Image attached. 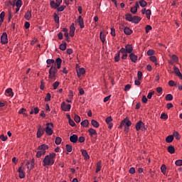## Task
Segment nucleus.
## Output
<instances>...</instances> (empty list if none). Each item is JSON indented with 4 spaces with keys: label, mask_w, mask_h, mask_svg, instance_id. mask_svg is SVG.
<instances>
[{
    "label": "nucleus",
    "mask_w": 182,
    "mask_h": 182,
    "mask_svg": "<svg viewBox=\"0 0 182 182\" xmlns=\"http://www.w3.org/2000/svg\"><path fill=\"white\" fill-rule=\"evenodd\" d=\"M56 157V154L52 153L49 155H46L43 160V167H46L48 166H53L55 164V158Z\"/></svg>",
    "instance_id": "f257e3e1"
},
{
    "label": "nucleus",
    "mask_w": 182,
    "mask_h": 182,
    "mask_svg": "<svg viewBox=\"0 0 182 182\" xmlns=\"http://www.w3.org/2000/svg\"><path fill=\"white\" fill-rule=\"evenodd\" d=\"M48 149H49V146L45 144L40 145L38 146V150L37 153H36V157L38 159H40V157H42V156H45V154H46V150H48Z\"/></svg>",
    "instance_id": "f03ea898"
},
{
    "label": "nucleus",
    "mask_w": 182,
    "mask_h": 182,
    "mask_svg": "<svg viewBox=\"0 0 182 182\" xmlns=\"http://www.w3.org/2000/svg\"><path fill=\"white\" fill-rule=\"evenodd\" d=\"M125 19L129 22H132V23H139L140 21H141V18L138 16H132L130 14H127L125 15Z\"/></svg>",
    "instance_id": "7ed1b4c3"
},
{
    "label": "nucleus",
    "mask_w": 182,
    "mask_h": 182,
    "mask_svg": "<svg viewBox=\"0 0 182 182\" xmlns=\"http://www.w3.org/2000/svg\"><path fill=\"white\" fill-rule=\"evenodd\" d=\"M56 63L51 65V67L48 71L49 79H53L54 77H56V73H58V68H56Z\"/></svg>",
    "instance_id": "20e7f679"
},
{
    "label": "nucleus",
    "mask_w": 182,
    "mask_h": 182,
    "mask_svg": "<svg viewBox=\"0 0 182 182\" xmlns=\"http://www.w3.org/2000/svg\"><path fill=\"white\" fill-rule=\"evenodd\" d=\"M46 63L47 65H55H55H57V69H60V66L62 65V59L60 58H58L56 60H55H55L53 59H48L46 60Z\"/></svg>",
    "instance_id": "39448f33"
},
{
    "label": "nucleus",
    "mask_w": 182,
    "mask_h": 182,
    "mask_svg": "<svg viewBox=\"0 0 182 182\" xmlns=\"http://www.w3.org/2000/svg\"><path fill=\"white\" fill-rule=\"evenodd\" d=\"M46 126L47 127L44 129V132H46V134L48 136H52V134H53V130H52V129H53V124L47 123Z\"/></svg>",
    "instance_id": "423d86ee"
},
{
    "label": "nucleus",
    "mask_w": 182,
    "mask_h": 182,
    "mask_svg": "<svg viewBox=\"0 0 182 182\" xmlns=\"http://www.w3.org/2000/svg\"><path fill=\"white\" fill-rule=\"evenodd\" d=\"M45 134V129L42 127V125H38V130H37V138L41 139V136Z\"/></svg>",
    "instance_id": "0eeeda50"
},
{
    "label": "nucleus",
    "mask_w": 182,
    "mask_h": 182,
    "mask_svg": "<svg viewBox=\"0 0 182 182\" xmlns=\"http://www.w3.org/2000/svg\"><path fill=\"white\" fill-rule=\"evenodd\" d=\"M70 107H72V105H70V104L67 105L65 102H63L61 103V109L63 112H70Z\"/></svg>",
    "instance_id": "6e6552de"
},
{
    "label": "nucleus",
    "mask_w": 182,
    "mask_h": 182,
    "mask_svg": "<svg viewBox=\"0 0 182 182\" xmlns=\"http://www.w3.org/2000/svg\"><path fill=\"white\" fill-rule=\"evenodd\" d=\"M1 42L3 45L8 43V34H6V33H3L1 35Z\"/></svg>",
    "instance_id": "1a4fd4ad"
},
{
    "label": "nucleus",
    "mask_w": 182,
    "mask_h": 182,
    "mask_svg": "<svg viewBox=\"0 0 182 182\" xmlns=\"http://www.w3.org/2000/svg\"><path fill=\"white\" fill-rule=\"evenodd\" d=\"M173 73H175V75H176V76H178V77H180L182 80V74L181 72H180V69L178 67L173 66Z\"/></svg>",
    "instance_id": "9d476101"
},
{
    "label": "nucleus",
    "mask_w": 182,
    "mask_h": 182,
    "mask_svg": "<svg viewBox=\"0 0 182 182\" xmlns=\"http://www.w3.org/2000/svg\"><path fill=\"white\" fill-rule=\"evenodd\" d=\"M129 57L130 60L133 62V63H136V62H137V59L139 58V57L136 55L134 53H131L129 55Z\"/></svg>",
    "instance_id": "9b49d317"
},
{
    "label": "nucleus",
    "mask_w": 182,
    "mask_h": 182,
    "mask_svg": "<svg viewBox=\"0 0 182 182\" xmlns=\"http://www.w3.org/2000/svg\"><path fill=\"white\" fill-rule=\"evenodd\" d=\"M77 75L78 77H80V76H82V75H85V73H86V70H85V68H77Z\"/></svg>",
    "instance_id": "f8f14e48"
},
{
    "label": "nucleus",
    "mask_w": 182,
    "mask_h": 182,
    "mask_svg": "<svg viewBox=\"0 0 182 182\" xmlns=\"http://www.w3.org/2000/svg\"><path fill=\"white\" fill-rule=\"evenodd\" d=\"M75 31H76V28H75V23H73L70 26V36L73 38L75 36Z\"/></svg>",
    "instance_id": "ddd939ff"
},
{
    "label": "nucleus",
    "mask_w": 182,
    "mask_h": 182,
    "mask_svg": "<svg viewBox=\"0 0 182 182\" xmlns=\"http://www.w3.org/2000/svg\"><path fill=\"white\" fill-rule=\"evenodd\" d=\"M26 166L28 170H32L35 167V159H31V162L28 161Z\"/></svg>",
    "instance_id": "4468645a"
},
{
    "label": "nucleus",
    "mask_w": 182,
    "mask_h": 182,
    "mask_svg": "<svg viewBox=\"0 0 182 182\" xmlns=\"http://www.w3.org/2000/svg\"><path fill=\"white\" fill-rule=\"evenodd\" d=\"M143 127H144V124L141 122V120H140L136 124L135 129L136 132H139V130H141Z\"/></svg>",
    "instance_id": "2eb2a0df"
},
{
    "label": "nucleus",
    "mask_w": 182,
    "mask_h": 182,
    "mask_svg": "<svg viewBox=\"0 0 182 182\" xmlns=\"http://www.w3.org/2000/svg\"><path fill=\"white\" fill-rule=\"evenodd\" d=\"M18 172L19 173L18 177L20 178H25V173L23 172V167L20 166L18 169Z\"/></svg>",
    "instance_id": "dca6fc26"
},
{
    "label": "nucleus",
    "mask_w": 182,
    "mask_h": 182,
    "mask_svg": "<svg viewBox=\"0 0 182 182\" xmlns=\"http://www.w3.org/2000/svg\"><path fill=\"white\" fill-rule=\"evenodd\" d=\"M78 23L81 29H83L85 28V21H83V18L82 16H79L78 17Z\"/></svg>",
    "instance_id": "f3484780"
},
{
    "label": "nucleus",
    "mask_w": 182,
    "mask_h": 182,
    "mask_svg": "<svg viewBox=\"0 0 182 182\" xmlns=\"http://www.w3.org/2000/svg\"><path fill=\"white\" fill-rule=\"evenodd\" d=\"M80 151H81L85 160H89V159H90L89 154H87V151H86L85 149H81Z\"/></svg>",
    "instance_id": "a211bd4d"
},
{
    "label": "nucleus",
    "mask_w": 182,
    "mask_h": 182,
    "mask_svg": "<svg viewBox=\"0 0 182 182\" xmlns=\"http://www.w3.org/2000/svg\"><path fill=\"white\" fill-rule=\"evenodd\" d=\"M88 133L90 136V137H93V136H97V132H96V129L93 128H90L88 129Z\"/></svg>",
    "instance_id": "6ab92c4d"
},
{
    "label": "nucleus",
    "mask_w": 182,
    "mask_h": 182,
    "mask_svg": "<svg viewBox=\"0 0 182 182\" xmlns=\"http://www.w3.org/2000/svg\"><path fill=\"white\" fill-rule=\"evenodd\" d=\"M125 50H127V53H132L133 52V46L127 44L125 46Z\"/></svg>",
    "instance_id": "aec40b11"
},
{
    "label": "nucleus",
    "mask_w": 182,
    "mask_h": 182,
    "mask_svg": "<svg viewBox=\"0 0 182 182\" xmlns=\"http://www.w3.org/2000/svg\"><path fill=\"white\" fill-rule=\"evenodd\" d=\"M77 135L73 134L70 136V141H71V143H77Z\"/></svg>",
    "instance_id": "412c9836"
},
{
    "label": "nucleus",
    "mask_w": 182,
    "mask_h": 182,
    "mask_svg": "<svg viewBox=\"0 0 182 182\" xmlns=\"http://www.w3.org/2000/svg\"><path fill=\"white\" fill-rule=\"evenodd\" d=\"M24 18L25 19H26V21H29V19L32 18V11H27V12L24 15Z\"/></svg>",
    "instance_id": "4be33fe9"
},
{
    "label": "nucleus",
    "mask_w": 182,
    "mask_h": 182,
    "mask_svg": "<svg viewBox=\"0 0 182 182\" xmlns=\"http://www.w3.org/2000/svg\"><path fill=\"white\" fill-rule=\"evenodd\" d=\"M167 150L170 154H174L176 153V149L173 146V145L168 146Z\"/></svg>",
    "instance_id": "5701e85b"
},
{
    "label": "nucleus",
    "mask_w": 182,
    "mask_h": 182,
    "mask_svg": "<svg viewBox=\"0 0 182 182\" xmlns=\"http://www.w3.org/2000/svg\"><path fill=\"white\" fill-rule=\"evenodd\" d=\"M50 5L51 8H53V9H58V7L60 6L58 4L55 2V1H51L50 2Z\"/></svg>",
    "instance_id": "b1692460"
},
{
    "label": "nucleus",
    "mask_w": 182,
    "mask_h": 182,
    "mask_svg": "<svg viewBox=\"0 0 182 182\" xmlns=\"http://www.w3.org/2000/svg\"><path fill=\"white\" fill-rule=\"evenodd\" d=\"M124 33L125 35H132V33H133V31H132V29H130L129 27H125L124 28Z\"/></svg>",
    "instance_id": "393cba45"
},
{
    "label": "nucleus",
    "mask_w": 182,
    "mask_h": 182,
    "mask_svg": "<svg viewBox=\"0 0 182 182\" xmlns=\"http://www.w3.org/2000/svg\"><path fill=\"white\" fill-rule=\"evenodd\" d=\"M100 170H102V161H99L97 163V167H96L95 173H99V171H100Z\"/></svg>",
    "instance_id": "a878e982"
},
{
    "label": "nucleus",
    "mask_w": 182,
    "mask_h": 182,
    "mask_svg": "<svg viewBox=\"0 0 182 182\" xmlns=\"http://www.w3.org/2000/svg\"><path fill=\"white\" fill-rule=\"evenodd\" d=\"M91 124L92 126H93V127H95L96 129L99 128V126H100L99 122L95 119H92Z\"/></svg>",
    "instance_id": "bb28decb"
},
{
    "label": "nucleus",
    "mask_w": 182,
    "mask_h": 182,
    "mask_svg": "<svg viewBox=\"0 0 182 182\" xmlns=\"http://www.w3.org/2000/svg\"><path fill=\"white\" fill-rule=\"evenodd\" d=\"M100 38L102 43H105V42H106V35L102 32L100 33Z\"/></svg>",
    "instance_id": "cd10ccee"
},
{
    "label": "nucleus",
    "mask_w": 182,
    "mask_h": 182,
    "mask_svg": "<svg viewBox=\"0 0 182 182\" xmlns=\"http://www.w3.org/2000/svg\"><path fill=\"white\" fill-rule=\"evenodd\" d=\"M173 140H174V136H173V135H168L166 138V143H171L173 141Z\"/></svg>",
    "instance_id": "c85d7f7f"
},
{
    "label": "nucleus",
    "mask_w": 182,
    "mask_h": 182,
    "mask_svg": "<svg viewBox=\"0 0 182 182\" xmlns=\"http://www.w3.org/2000/svg\"><path fill=\"white\" fill-rule=\"evenodd\" d=\"M151 62H153L154 63H155V65L157 66V65H159L157 63V58H156V56L154 55H151L150 58H149Z\"/></svg>",
    "instance_id": "c756f323"
},
{
    "label": "nucleus",
    "mask_w": 182,
    "mask_h": 182,
    "mask_svg": "<svg viewBox=\"0 0 182 182\" xmlns=\"http://www.w3.org/2000/svg\"><path fill=\"white\" fill-rule=\"evenodd\" d=\"M122 122H124V124H126L127 127H130L132 126V121L127 119H123Z\"/></svg>",
    "instance_id": "7c9ffc66"
},
{
    "label": "nucleus",
    "mask_w": 182,
    "mask_h": 182,
    "mask_svg": "<svg viewBox=\"0 0 182 182\" xmlns=\"http://www.w3.org/2000/svg\"><path fill=\"white\" fill-rule=\"evenodd\" d=\"M80 124L82 127H87V126H89V120L85 119L80 123Z\"/></svg>",
    "instance_id": "2f4dec72"
},
{
    "label": "nucleus",
    "mask_w": 182,
    "mask_h": 182,
    "mask_svg": "<svg viewBox=\"0 0 182 182\" xmlns=\"http://www.w3.org/2000/svg\"><path fill=\"white\" fill-rule=\"evenodd\" d=\"M173 137L176 138V140H180L181 139L180 134H178V132H176V131L173 132Z\"/></svg>",
    "instance_id": "473e14b6"
},
{
    "label": "nucleus",
    "mask_w": 182,
    "mask_h": 182,
    "mask_svg": "<svg viewBox=\"0 0 182 182\" xmlns=\"http://www.w3.org/2000/svg\"><path fill=\"white\" fill-rule=\"evenodd\" d=\"M139 5L142 8H144L145 6H147V2L144 0L139 1Z\"/></svg>",
    "instance_id": "72a5a7b5"
},
{
    "label": "nucleus",
    "mask_w": 182,
    "mask_h": 182,
    "mask_svg": "<svg viewBox=\"0 0 182 182\" xmlns=\"http://www.w3.org/2000/svg\"><path fill=\"white\" fill-rule=\"evenodd\" d=\"M6 93H8L9 96H11L12 97V96H14V92H12V88H8L7 90H6Z\"/></svg>",
    "instance_id": "f704fd0d"
},
{
    "label": "nucleus",
    "mask_w": 182,
    "mask_h": 182,
    "mask_svg": "<svg viewBox=\"0 0 182 182\" xmlns=\"http://www.w3.org/2000/svg\"><path fill=\"white\" fill-rule=\"evenodd\" d=\"M67 43H61L60 45V47L59 48L60 49V50H66V46H67Z\"/></svg>",
    "instance_id": "c9c22d12"
},
{
    "label": "nucleus",
    "mask_w": 182,
    "mask_h": 182,
    "mask_svg": "<svg viewBox=\"0 0 182 182\" xmlns=\"http://www.w3.org/2000/svg\"><path fill=\"white\" fill-rule=\"evenodd\" d=\"M74 120L75 123H80V117L75 114L74 116Z\"/></svg>",
    "instance_id": "e433bc0d"
},
{
    "label": "nucleus",
    "mask_w": 182,
    "mask_h": 182,
    "mask_svg": "<svg viewBox=\"0 0 182 182\" xmlns=\"http://www.w3.org/2000/svg\"><path fill=\"white\" fill-rule=\"evenodd\" d=\"M166 100L168 102H171V100H173V95L171 94H167L166 95Z\"/></svg>",
    "instance_id": "4c0bfd02"
},
{
    "label": "nucleus",
    "mask_w": 182,
    "mask_h": 182,
    "mask_svg": "<svg viewBox=\"0 0 182 182\" xmlns=\"http://www.w3.org/2000/svg\"><path fill=\"white\" fill-rule=\"evenodd\" d=\"M55 144H57V146H59V144H60V143H62V138L57 136L55 138Z\"/></svg>",
    "instance_id": "58836bf2"
},
{
    "label": "nucleus",
    "mask_w": 182,
    "mask_h": 182,
    "mask_svg": "<svg viewBox=\"0 0 182 182\" xmlns=\"http://www.w3.org/2000/svg\"><path fill=\"white\" fill-rule=\"evenodd\" d=\"M166 170H167V167L166 166V165L163 164L161 166V173H163V174H166Z\"/></svg>",
    "instance_id": "ea45409f"
},
{
    "label": "nucleus",
    "mask_w": 182,
    "mask_h": 182,
    "mask_svg": "<svg viewBox=\"0 0 182 182\" xmlns=\"http://www.w3.org/2000/svg\"><path fill=\"white\" fill-rule=\"evenodd\" d=\"M145 14H146V15L147 19H150V16L151 15V10L147 9V10L145 11Z\"/></svg>",
    "instance_id": "a19ab883"
},
{
    "label": "nucleus",
    "mask_w": 182,
    "mask_h": 182,
    "mask_svg": "<svg viewBox=\"0 0 182 182\" xmlns=\"http://www.w3.org/2000/svg\"><path fill=\"white\" fill-rule=\"evenodd\" d=\"M25 112H26V109L25 108H21L19 111H18V114H23L24 116H28L26 114V113H25Z\"/></svg>",
    "instance_id": "79ce46f5"
},
{
    "label": "nucleus",
    "mask_w": 182,
    "mask_h": 182,
    "mask_svg": "<svg viewBox=\"0 0 182 182\" xmlns=\"http://www.w3.org/2000/svg\"><path fill=\"white\" fill-rule=\"evenodd\" d=\"M161 119H162L164 120H167V119H168V115L166 113H162L161 114Z\"/></svg>",
    "instance_id": "37998d69"
},
{
    "label": "nucleus",
    "mask_w": 182,
    "mask_h": 182,
    "mask_svg": "<svg viewBox=\"0 0 182 182\" xmlns=\"http://www.w3.org/2000/svg\"><path fill=\"white\" fill-rule=\"evenodd\" d=\"M54 21L55 23H59V16L56 13L54 14Z\"/></svg>",
    "instance_id": "c03bdc74"
},
{
    "label": "nucleus",
    "mask_w": 182,
    "mask_h": 182,
    "mask_svg": "<svg viewBox=\"0 0 182 182\" xmlns=\"http://www.w3.org/2000/svg\"><path fill=\"white\" fill-rule=\"evenodd\" d=\"M65 147H66L67 151H68V153H71V151H72V150H73L72 146L70 145V144H67V145L65 146Z\"/></svg>",
    "instance_id": "a18cd8bd"
},
{
    "label": "nucleus",
    "mask_w": 182,
    "mask_h": 182,
    "mask_svg": "<svg viewBox=\"0 0 182 182\" xmlns=\"http://www.w3.org/2000/svg\"><path fill=\"white\" fill-rule=\"evenodd\" d=\"M151 29H153V28L151 27V26L150 25H147L145 28V32L146 33H149V31H151Z\"/></svg>",
    "instance_id": "49530a36"
},
{
    "label": "nucleus",
    "mask_w": 182,
    "mask_h": 182,
    "mask_svg": "<svg viewBox=\"0 0 182 182\" xmlns=\"http://www.w3.org/2000/svg\"><path fill=\"white\" fill-rule=\"evenodd\" d=\"M50 97H51V95H50V93H47L46 97H45V102H49L50 101Z\"/></svg>",
    "instance_id": "de8ad7c7"
},
{
    "label": "nucleus",
    "mask_w": 182,
    "mask_h": 182,
    "mask_svg": "<svg viewBox=\"0 0 182 182\" xmlns=\"http://www.w3.org/2000/svg\"><path fill=\"white\" fill-rule=\"evenodd\" d=\"M16 6L17 8H21V6H22V0H17L16 3Z\"/></svg>",
    "instance_id": "09e8293b"
},
{
    "label": "nucleus",
    "mask_w": 182,
    "mask_h": 182,
    "mask_svg": "<svg viewBox=\"0 0 182 182\" xmlns=\"http://www.w3.org/2000/svg\"><path fill=\"white\" fill-rule=\"evenodd\" d=\"M142 77H143V73H141V71H138L137 73L138 80H141Z\"/></svg>",
    "instance_id": "8fccbe9b"
},
{
    "label": "nucleus",
    "mask_w": 182,
    "mask_h": 182,
    "mask_svg": "<svg viewBox=\"0 0 182 182\" xmlns=\"http://www.w3.org/2000/svg\"><path fill=\"white\" fill-rule=\"evenodd\" d=\"M59 85H60V82L58 81H56L53 83V86L54 90H56V89H58Z\"/></svg>",
    "instance_id": "3c124183"
},
{
    "label": "nucleus",
    "mask_w": 182,
    "mask_h": 182,
    "mask_svg": "<svg viewBox=\"0 0 182 182\" xmlns=\"http://www.w3.org/2000/svg\"><path fill=\"white\" fill-rule=\"evenodd\" d=\"M65 8H66V6H58V12H63V11H65Z\"/></svg>",
    "instance_id": "603ef678"
},
{
    "label": "nucleus",
    "mask_w": 182,
    "mask_h": 182,
    "mask_svg": "<svg viewBox=\"0 0 182 182\" xmlns=\"http://www.w3.org/2000/svg\"><path fill=\"white\" fill-rule=\"evenodd\" d=\"M146 54L148 56H153V55L154 54V50H149L146 52Z\"/></svg>",
    "instance_id": "864d4df0"
},
{
    "label": "nucleus",
    "mask_w": 182,
    "mask_h": 182,
    "mask_svg": "<svg viewBox=\"0 0 182 182\" xmlns=\"http://www.w3.org/2000/svg\"><path fill=\"white\" fill-rule=\"evenodd\" d=\"M112 120L113 119H112V117L109 116L106 118L105 122L107 124H108V123H112Z\"/></svg>",
    "instance_id": "5fc2aeb1"
},
{
    "label": "nucleus",
    "mask_w": 182,
    "mask_h": 182,
    "mask_svg": "<svg viewBox=\"0 0 182 182\" xmlns=\"http://www.w3.org/2000/svg\"><path fill=\"white\" fill-rule=\"evenodd\" d=\"M68 123L70 125L72 126V127H75V126L76 125V124L75 123V121H73L72 119H70V120L68 121Z\"/></svg>",
    "instance_id": "6e6d98bb"
},
{
    "label": "nucleus",
    "mask_w": 182,
    "mask_h": 182,
    "mask_svg": "<svg viewBox=\"0 0 182 182\" xmlns=\"http://www.w3.org/2000/svg\"><path fill=\"white\" fill-rule=\"evenodd\" d=\"M115 62H119L120 60V53H117V55L114 57Z\"/></svg>",
    "instance_id": "4d7b16f0"
},
{
    "label": "nucleus",
    "mask_w": 182,
    "mask_h": 182,
    "mask_svg": "<svg viewBox=\"0 0 182 182\" xmlns=\"http://www.w3.org/2000/svg\"><path fill=\"white\" fill-rule=\"evenodd\" d=\"M175 164H176V166H182V160L178 159V160L176 161Z\"/></svg>",
    "instance_id": "13d9d810"
},
{
    "label": "nucleus",
    "mask_w": 182,
    "mask_h": 182,
    "mask_svg": "<svg viewBox=\"0 0 182 182\" xmlns=\"http://www.w3.org/2000/svg\"><path fill=\"white\" fill-rule=\"evenodd\" d=\"M69 99L72 100L73 99V91L70 90L68 95Z\"/></svg>",
    "instance_id": "bf43d9fd"
},
{
    "label": "nucleus",
    "mask_w": 182,
    "mask_h": 182,
    "mask_svg": "<svg viewBox=\"0 0 182 182\" xmlns=\"http://www.w3.org/2000/svg\"><path fill=\"white\" fill-rule=\"evenodd\" d=\"M171 59L173 62H178V58L176 55H173Z\"/></svg>",
    "instance_id": "052dcab7"
},
{
    "label": "nucleus",
    "mask_w": 182,
    "mask_h": 182,
    "mask_svg": "<svg viewBox=\"0 0 182 182\" xmlns=\"http://www.w3.org/2000/svg\"><path fill=\"white\" fill-rule=\"evenodd\" d=\"M118 53H119V55H120V53H127V51L126 50V48H122L118 51Z\"/></svg>",
    "instance_id": "680f3d73"
},
{
    "label": "nucleus",
    "mask_w": 182,
    "mask_h": 182,
    "mask_svg": "<svg viewBox=\"0 0 182 182\" xmlns=\"http://www.w3.org/2000/svg\"><path fill=\"white\" fill-rule=\"evenodd\" d=\"M0 18H1V21H4V19H5V12L4 11H2L0 14Z\"/></svg>",
    "instance_id": "e2e57ef3"
},
{
    "label": "nucleus",
    "mask_w": 182,
    "mask_h": 182,
    "mask_svg": "<svg viewBox=\"0 0 182 182\" xmlns=\"http://www.w3.org/2000/svg\"><path fill=\"white\" fill-rule=\"evenodd\" d=\"M131 87H132V85L130 84H127V85H125L124 91L127 92V90H130Z\"/></svg>",
    "instance_id": "0e129e2a"
},
{
    "label": "nucleus",
    "mask_w": 182,
    "mask_h": 182,
    "mask_svg": "<svg viewBox=\"0 0 182 182\" xmlns=\"http://www.w3.org/2000/svg\"><path fill=\"white\" fill-rule=\"evenodd\" d=\"M131 12H132V14H133L134 15L135 14L137 13V9L134 8V7H132L131 8Z\"/></svg>",
    "instance_id": "69168bd1"
},
{
    "label": "nucleus",
    "mask_w": 182,
    "mask_h": 182,
    "mask_svg": "<svg viewBox=\"0 0 182 182\" xmlns=\"http://www.w3.org/2000/svg\"><path fill=\"white\" fill-rule=\"evenodd\" d=\"M153 95H154V91L149 92L147 95V99H151V97H153Z\"/></svg>",
    "instance_id": "338daca9"
},
{
    "label": "nucleus",
    "mask_w": 182,
    "mask_h": 182,
    "mask_svg": "<svg viewBox=\"0 0 182 182\" xmlns=\"http://www.w3.org/2000/svg\"><path fill=\"white\" fill-rule=\"evenodd\" d=\"M80 143H84L85 141V136H80L78 139Z\"/></svg>",
    "instance_id": "774afa93"
}]
</instances>
